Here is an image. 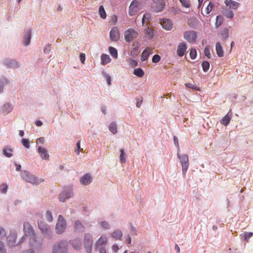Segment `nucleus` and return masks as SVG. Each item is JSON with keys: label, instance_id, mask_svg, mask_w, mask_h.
<instances>
[{"label": "nucleus", "instance_id": "obj_46", "mask_svg": "<svg viewBox=\"0 0 253 253\" xmlns=\"http://www.w3.org/2000/svg\"><path fill=\"white\" fill-rule=\"evenodd\" d=\"M223 22V17L221 15H218L216 16V26L218 27L220 26Z\"/></svg>", "mask_w": 253, "mask_h": 253}, {"label": "nucleus", "instance_id": "obj_58", "mask_svg": "<svg viewBox=\"0 0 253 253\" xmlns=\"http://www.w3.org/2000/svg\"><path fill=\"white\" fill-rule=\"evenodd\" d=\"M137 48H134V49L131 51L130 55L133 57L136 56L137 55Z\"/></svg>", "mask_w": 253, "mask_h": 253}, {"label": "nucleus", "instance_id": "obj_55", "mask_svg": "<svg viewBox=\"0 0 253 253\" xmlns=\"http://www.w3.org/2000/svg\"><path fill=\"white\" fill-rule=\"evenodd\" d=\"M129 65L132 67H135L137 65V62L136 60L132 59H129Z\"/></svg>", "mask_w": 253, "mask_h": 253}, {"label": "nucleus", "instance_id": "obj_19", "mask_svg": "<svg viewBox=\"0 0 253 253\" xmlns=\"http://www.w3.org/2000/svg\"><path fill=\"white\" fill-rule=\"evenodd\" d=\"M92 180V177L90 174L86 173L80 179L81 183L83 185H87L89 184Z\"/></svg>", "mask_w": 253, "mask_h": 253}, {"label": "nucleus", "instance_id": "obj_23", "mask_svg": "<svg viewBox=\"0 0 253 253\" xmlns=\"http://www.w3.org/2000/svg\"><path fill=\"white\" fill-rule=\"evenodd\" d=\"M74 228L76 231L83 232L84 230V227L79 220H77L74 223Z\"/></svg>", "mask_w": 253, "mask_h": 253}, {"label": "nucleus", "instance_id": "obj_63", "mask_svg": "<svg viewBox=\"0 0 253 253\" xmlns=\"http://www.w3.org/2000/svg\"><path fill=\"white\" fill-rule=\"evenodd\" d=\"M112 249L113 251H114L115 252H117L119 250V247L117 245H114L112 246Z\"/></svg>", "mask_w": 253, "mask_h": 253}, {"label": "nucleus", "instance_id": "obj_61", "mask_svg": "<svg viewBox=\"0 0 253 253\" xmlns=\"http://www.w3.org/2000/svg\"><path fill=\"white\" fill-rule=\"evenodd\" d=\"M43 142H44V139L43 137H40V138L37 139V140L36 141V143L37 144H39V143L42 144V143H43Z\"/></svg>", "mask_w": 253, "mask_h": 253}, {"label": "nucleus", "instance_id": "obj_21", "mask_svg": "<svg viewBox=\"0 0 253 253\" xmlns=\"http://www.w3.org/2000/svg\"><path fill=\"white\" fill-rule=\"evenodd\" d=\"M215 50L218 57H221L224 56V51L222 46L219 42H216Z\"/></svg>", "mask_w": 253, "mask_h": 253}, {"label": "nucleus", "instance_id": "obj_13", "mask_svg": "<svg viewBox=\"0 0 253 253\" xmlns=\"http://www.w3.org/2000/svg\"><path fill=\"white\" fill-rule=\"evenodd\" d=\"M110 38L113 41H118L120 39L119 29L117 27H113L110 32Z\"/></svg>", "mask_w": 253, "mask_h": 253}, {"label": "nucleus", "instance_id": "obj_47", "mask_svg": "<svg viewBox=\"0 0 253 253\" xmlns=\"http://www.w3.org/2000/svg\"><path fill=\"white\" fill-rule=\"evenodd\" d=\"M8 186L5 183H2L0 185V191L2 193H6Z\"/></svg>", "mask_w": 253, "mask_h": 253}, {"label": "nucleus", "instance_id": "obj_60", "mask_svg": "<svg viewBox=\"0 0 253 253\" xmlns=\"http://www.w3.org/2000/svg\"><path fill=\"white\" fill-rule=\"evenodd\" d=\"M0 253H6L3 247V243L0 241Z\"/></svg>", "mask_w": 253, "mask_h": 253}, {"label": "nucleus", "instance_id": "obj_33", "mask_svg": "<svg viewBox=\"0 0 253 253\" xmlns=\"http://www.w3.org/2000/svg\"><path fill=\"white\" fill-rule=\"evenodd\" d=\"M5 64L9 67H16L18 66L16 61L12 59H7L5 61Z\"/></svg>", "mask_w": 253, "mask_h": 253}, {"label": "nucleus", "instance_id": "obj_43", "mask_svg": "<svg viewBox=\"0 0 253 253\" xmlns=\"http://www.w3.org/2000/svg\"><path fill=\"white\" fill-rule=\"evenodd\" d=\"M203 70L204 72H207L210 68V63L208 61H204L202 64Z\"/></svg>", "mask_w": 253, "mask_h": 253}, {"label": "nucleus", "instance_id": "obj_31", "mask_svg": "<svg viewBox=\"0 0 253 253\" xmlns=\"http://www.w3.org/2000/svg\"><path fill=\"white\" fill-rule=\"evenodd\" d=\"M12 150L7 147L3 149V154L7 157H11L12 156Z\"/></svg>", "mask_w": 253, "mask_h": 253}, {"label": "nucleus", "instance_id": "obj_10", "mask_svg": "<svg viewBox=\"0 0 253 253\" xmlns=\"http://www.w3.org/2000/svg\"><path fill=\"white\" fill-rule=\"evenodd\" d=\"M21 176L23 179H24L28 182L35 184H37L39 183V182H37V180L36 179V178L27 171L24 170L22 171Z\"/></svg>", "mask_w": 253, "mask_h": 253}, {"label": "nucleus", "instance_id": "obj_34", "mask_svg": "<svg viewBox=\"0 0 253 253\" xmlns=\"http://www.w3.org/2000/svg\"><path fill=\"white\" fill-rule=\"evenodd\" d=\"M30 40H31V30H29L26 34V36L24 38V42L25 45L27 46L29 44V43L30 42Z\"/></svg>", "mask_w": 253, "mask_h": 253}, {"label": "nucleus", "instance_id": "obj_25", "mask_svg": "<svg viewBox=\"0 0 253 253\" xmlns=\"http://www.w3.org/2000/svg\"><path fill=\"white\" fill-rule=\"evenodd\" d=\"M73 247L76 250H78L81 248L82 246V243L80 240L76 239L70 241Z\"/></svg>", "mask_w": 253, "mask_h": 253}, {"label": "nucleus", "instance_id": "obj_56", "mask_svg": "<svg viewBox=\"0 0 253 253\" xmlns=\"http://www.w3.org/2000/svg\"><path fill=\"white\" fill-rule=\"evenodd\" d=\"M173 141H174L175 145L176 146V147L178 149L177 151H179V143H178V140L176 136H173Z\"/></svg>", "mask_w": 253, "mask_h": 253}, {"label": "nucleus", "instance_id": "obj_30", "mask_svg": "<svg viewBox=\"0 0 253 253\" xmlns=\"http://www.w3.org/2000/svg\"><path fill=\"white\" fill-rule=\"evenodd\" d=\"M98 12L101 18L103 19L106 18L107 14L103 5H100L99 6Z\"/></svg>", "mask_w": 253, "mask_h": 253}, {"label": "nucleus", "instance_id": "obj_40", "mask_svg": "<svg viewBox=\"0 0 253 253\" xmlns=\"http://www.w3.org/2000/svg\"><path fill=\"white\" fill-rule=\"evenodd\" d=\"M253 235V232H245L241 236L243 237L244 240L246 242H248L249 239Z\"/></svg>", "mask_w": 253, "mask_h": 253}, {"label": "nucleus", "instance_id": "obj_49", "mask_svg": "<svg viewBox=\"0 0 253 253\" xmlns=\"http://www.w3.org/2000/svg\"><path fill=\"white\" fill-rule=\"evenodd\" d=\"M151 18V15L149 13H146L143 15L142 20V24L144 25L146 20H149Z\"/></svg>", "mask_w": 253, "mask_h": 253}, {"label": "nucleus", "instance_id": "obj_9", "mask_svg": "<svg viewBox=\"0 0 253 253\" xmlns=\"http://www.w3.org/2000/svg\"><path fill=\"white\" fill-rule=\"evenodd\" d=\"M66 226V221L62 215H59L56 223V230L58 233H62Z\"/></svg>", "mask_w": 253, "mask_h": 253}, {"label": "nucleus", "instance_id": "obj_41", "mask_svg": "<svg viewBox=\"0 0 253 253\" xmlns=\"http://www.w3.org/2000/svg\"><path fill=\"white\" fill-rule=\"evenodd\" d=\"M12 109L13 107L12 105L9 103H6L4 106L3 111L6 113H8L10 112Z\"/></svg>", "mask_w": 253, "mask_h": 253}, {"label": "nucleus", "instance_id": "obj_26", "mask_svg": "<svg viewBox=\"0 0 253 253\" xmlns=\"http://www.w3.org/2000/svg\"><path fill=\"white\" fill-rule=\"evenodd\" d=\"M16 238V233L10 234L8 237V244L10 246H13L15 245Z\"/></svg>", "mask_w": 253, "mask_h": 253}, {"label": "nucleus", "instance_id": "obj_51", "mask_svg": "<svg viewBox=\"0 0 253 253\" xmlns=\"http://www.w3.org/2000/svg\"><path fill=\"white\" fill-rule=\"evenodd\" d=\"M46 219L49 222H51L53 220L51 212L49 211H47L46 213Z\"/></svg>", "mask_w": 253, "mask_h": 253}, {"label": "nucleus", "instance_id": "obj_57", "mask_svg": "<svg viewBox=\"0 0 253 253\" xmlns=\"http://www.w3.org/2000/svg\"><path fill=\"white\" fill-rule=\"evenodd\" d=\"M5 236V232L4 229L0 227V238H2Z\"/></svg>", "mask_w": 253, "mask_h": 253}, {"label": "nucleus", "instance_id": "obj_8", "mask_svg": "<svg viewBox=\"0 0 253 253\" xmlns=\"http://www.w3.org/2000/svg\"><path fill=\"white\" fill-rule=\"evenodd\" d=\"M138 35L137 32L132 28H130L125 32V39L126 42H130L136 39Z\"/></svg>", "mask_w": 253, "mask_h": 253}, {"label": "nucleus", "instance_id": "obj_5", "mask_svg": "<svg viewBox=\"0 0 253 253\" xmlns=\"http://www.w3.org/2000/svg\"><path fill=\"white\" fill-rule=\"evenodd\" d=\"M67 251V243L61 241L53 246L52 253H66Z\"/></svg>", "mask_w": 253, "mask_h": 253}, {"label": "nucleus", "instance_id": "obj_17", "mask_svg": "<svg viewBox=\"0 0 253 253\" xmlns=\"http://www.w3.org/2000/svg\"><path fill=\"white\" fill-rule=\"evenodd\" d=\"M153 53V49L150 47H147L143 51L141 55L142 61H146L150 54Z\"/></svg>", "mask_w": 253, "mask_h": 253}, {"label": "nucleus", "instance_id": "obj_28", "mask_svg": "<svg viewBox=\"0 0 253 253\" xmlns=\"http://www.w3.org/2000/svg\"><path fill=\"white\" fill-rule=\"evenodd\" d=\"M71 196V193H64L63 192L60 194L59 199L60 202H64L67 199L70 198Z\"/></svg>", "mask_w": 253, "mask_h": 253}, {"label": "nucleus", "instance_id": "obj_29", "mask_svg": "<svg viewBox=\"0 0 253 253\" xmlns=\"http://www.w3.org/2000/svg\"><path fill=\"white\" fill-rule=\"evenodd\" d=\"M108 50L110 54L115 59H117L118 57V54L117 50L114 47L109 46Z\"/></svg>", "mask_w": 253, "mask_h": 253}, {"label": "nucleus", "instance_id": "obj_27", "mask_svg": "<svg viewBox=\"0 0 253 253\" xmlns=\"http://www.w3.org/2000/svg\"><path fill=\"white\" fill-rule=\"evenodd\" d=\"M122 232L120 230H117L111 233V236L115 240H120L122 237Z\"/></svg>", "mask_w": 253, "mask_h": 253}, {"label": "nucleus", "instance_id": "obj_35", "mask_svg": "<svg viewBox=\"0 0 253 253\" xmlns=\"http://www.w3.org/2000/svg\"><path fill=\"white\" fill-rule=\"evenodd\" d=\"M120 161L121 163H125L126 162V155L125 153L124 149H122L120 150Z\"/></svg>", "mask_w": 253, "mask_h": 253}, {"label": "nucleus", "instance_id": "obj_37", "mask_svg": "<svg viewBox=\"0 0 253 253\" xmlns=\"http://www.w3.org/2000/svg\"><path fill=\"white\" fill-rule=\"evenodd\" d=\"M146 37L148 39L152 38L154 36V30L147 27V29L145 30Z\"/></svg>", "mask_w": 253, "mask_h": 253}, {"label": "nucleus", "instance_id": "obj_12", "mask_svg": "<svg viewBox=\"0 0 253 253\" xmlns=\"http://www.w3.org/2000/svg\"><path fill=\"white\" fill-rule=\"evenodd\" d=\"M184 38L190 42H194L196 41L197 35L194 31H186L184 33Z\"/></svg>", "mask_w": 253, "mask_h": 253}, {"label": "nucleus", "instance_id": "obj_22", "mask_svg": "<svg viewBox=\"0 0 253 253\" xmlns=\"http://www.w3.org/2000/svg\"><path fill=\"white\" fill-rule=\"evenodd\" d=\"M111 61V59L110 56L106 54H102L101 56V63L102 65H105Z\"/></svg>", "mask_w": 253, "mask_h": 253}, {"label": "nucleus", "instance_id": "obj_50", "mask_svg": "<svg viewBox=\"0 0 253 253\" xmlns=\"http://www.w3.org/2000/svg\"><path fill=\"white\" fill-rule=\"evenodd\" d=\"M190 56L192 59H195L197 57V51L195 49H191L190 52Z\"/></svg>", "mask_w": 253, "mask_h": 253}, {"label": "nucleus", "instance_id": "obj_45", "mask_svg": "<svg viewBox=\"0 0 253 253\" xmlns=\"http://www.w3.org/2000/svg\"><path fill=\"white\" fill-rule=\"evenodd\" d=\"M204 54L208 58L210 59L211 58L210 46L207 45L205 47L204 49Z\"/></svg>", "mask_w": 253, "mask_h": 253}, {"label": "nucleus", "instance_id": "obj_52", "mask_svg": "<svg viewBox=\"0 0 253 253\" xmlns=\"http://www.w3.org/2000/svg\"><path fill=\"white\" fill-rule=\"evenodd\" d=\"M161 57L158 54H155L153 56L152 58V62L153 63H156L160 61Z\"/></svg>", "mask_w": 253, "mask_h": 253}, {"label": "nucleus", "instance_id": "obj_15", "mask_svg": "<svg viewBox=\"0 0 253 253\" xmlns=\"http://www.w3.org/2000/svg\"><path fill=\"white\" fill-rule=\"evenodd\" d=\"M187 49V45L184 42H181L177 46V55L180 56L182 57L183 56Z\"/></svg>", "mask_w": 253, "mask_h": 253}, {"label": "nucleus", "instance_id": "obj_11", "mask_svg": "<svg viewBox=\"0 0 253 253\" xmlns=\"http://www.w3.org/2000/svg\"><path fill=\"white\" fill-rule=\"evenodd\" d=\"M152 8L155 12H159L163 10L165 5V0H152Z\"/></svg>", "mask_w": 253, "mask_h": 253}, {"label": "nucleus", "instance_id": "obj_18", "mask_svg": "<svg viewBox=\"0 0 253 253\" xmlns=\"http://www.w3.org/2000/svg\"><path fill=\"white\" fill-rule=\"evenodd\" d=\"M224 3L229 9L234 10L237 9L240 6L239 3L232 0H225Z\"/></svg>", "mask_w": 253, "mask_h": 253}, {"label": "nucleus", "instance_id": "obj_38", "mask_svg": "<svg viewBox=\"0 0 253 253\" xmlns=\"http://www.w3.org/2000/svg\"><path fill=\"white\" fill-rule=\"evenodd\" d=\"M182 6L189 8L191 6V2L190 0H179Z\"/></svg>", "mask_w": 253, "mask_h": 253}, {"label": "nucleus", "instance_id": "obj_59", "mask_svg": "<svg viewBox=\"0 0 253 253\" xmlns=\"http://www.w3.org/2000/svg\"><path fill=\"white\" fill-rule=\"evenodd\" d=\"M80 60L81 61V62L83 63V64H84V61H85V54L84 53H82L81 54H80Z\"/></svg>", "mask_w": 253, "mask_h": 253}, {"label": "nucleus", "instance_id": "obj_42", "mask_svg": "<svg viewBox=\"0 0 253 253\" xmlns=\"http://www.w3.org/2000/svg\"><path fill=\"white\" fill-rule=\"evenodd\" d=\"M223 13L227 18L232 19L234 17V13L231 10H226Z\"/></svg>", "mask_w": 253, "mask_h": 253}, {"label": "nucleus", "instance_id": "obj_36", "mask_svg": "<svg viewBox=\"0 0 253 253\" xmlns=\"http://www.w3.org/2000/svg\"><path fill=\"white\" fill-rule=\"evenodd\" d=\"M109 130L113 134H115L117 132V126L115 123L112 122L110 124Z\"/></svg>", "mask_w": 253, "mask_h": 253}, {"label": "nucleus", "instance_id": "obj_1", "mask_svg": "<svg viewBox=\"0 0 253 253\" xmlns=\"http://www.w3.org/2000/svg\"><path fill=\"white\" fill-rule=\"evenodd\" d=\"M24 236L21 238V241L28 242L32 245L36 241V236L31 225L29 223L25 222L23 224Z\"/></svg>", "mask_w": 253, "mask_h": 253}, {"label": "nucleus", "instance_id": "obj_3", "mask_svg": "<svg viewBox=\"0 0 253 253\" xmlns=\"http://www.w3.org/2000/svg\"><path fill=\"white\" fill-rule=\"evenodd\" d=\"M108 239L106 235H102L95 243V249L99 251V253H106L105 246L107 243Z\"/></svg>", "mask_w": 253, "mask_h": 253}, {"label": "nucleus", "instance_id": "obj_14", "mask_svg": "<svg viewBox=\"0 0 253 253\" xmlns=\"http://www.w3.org/2000/svg\"><path fill=\"white\" fill-rule=\"evenodd\" d=\"M39 228L43 235H48L50 232L49 227L44 222L40 221L38 222Z\"/></svg>", "mask_w": 253, "mask_h": 253}, {"label": "nucleus", "instance_id": "obj_7", "mask_svg": "<svg viewBox=\"0 0 253 253\" xmlns=\"http://www.w3.org/2000/svg\"><path fill=\"white\" fill-rule=\"evenodd\" d=\"M92 245V237L89 233H86L84 236V246L87 253H91Z\"/></svg>", "mask_w": 253, "mask_h": 253}, {"label": "nucleus", "instance_id": "obj_16", "mask_svg": "<svg viewBox=\"0 0 253 253\" xmlns=\"http://www.w3.org/2000/svg\"><path fill=\"white\" fill-rule=\"evenodd\" d=\"M162 28L166 30H170L172 27V23L168 19H163L160 23Z\"/></svg>", "mask_w": 253, "mask_h": 253}, {"label": "nucleus", "instance_id": "obj_20", "mask_svg": "<svg viewBox=\"0 0 253 253\" xmlns=\"http://www.w3.org/2000/svg\"><path fill=\"white\" fill-rule=\"evenodd\" d=\"M38 152L42 159L47 160L49 159V156L47 153V151L44 148L42 147H39Z\"/></svg>", "mask_w": 253, "mask_h": 253}, {"label": "nucleus", "instance_id": "obj_39", "mask_svg": "<svg viewBox=\"0 0 253 253\" xmlns=\"http://www.w3.org/2000/svg\"><path fill=\"white\" fill-rule=\"evenodd\" d=\"M185 85L187 87L189 88H191V89H192L193 90H197V91H200V88L199 87L196 86L194 84H192V83H187L185 84Z\"/></svg>", "mask_w": 253, "mask_h": 253}, {"label": "nucleus", "instance_id": "obj_48", "mask_svg": "<svg viewBox=\"0 0 253 253\" xmlns=\"http://www.w3.org/2000/svg\"><path fill=\"white\" fill-rule=\"evenodd\" d=\"M21 142L23 145L26 148H29L30 147V142L28 139L23 138L21 140Z\"/></svg>", "mask_w": 253, "mask_h": 253}, {"label": "nucleus", "instance_id": "obj_62", "mask_svg": "<svg viewBox=\"0 0 253 253\" xmlns=\"http://www.w3.org/2000/svg\"><path fill=\"white\" fill-rule=\"evenodd\" d=\"M77 154L79 155V153H80V151H82L83 150V149H81V150H80V141H79L77 143Z\"/></svg>", "mask_w": 253, "mask_h": 253}, {"label": "nucleus", "instance_id": "obj_2", "mask_svg": "<svg viewBox=\"0 0 253 253\" xmlns=\"http://www.w3.org/2000/svg\"><path fill=\"white\" fill-rule=\"evenodd\" d=\"M24 236L21 238V241L28 242L32 245L36 241V236L31 225L29 223L25 222L23 224Z\"/></svg>", "mask_w": 253, "mask_h": 253}, {"label": "nucleus", "instance_id": "obj_4", "mask_svg": "<svg viewBox=\"0 0 253 253\" xmlns=\"http://www.w3.org/2000/svg\"><path fill=\"white\" fill-rule=\"evenodd\" d=\"M177 156L180 160L182 166V173L185 175L189 166L188 156L187 154L180 155L179 151H177Z\"/></svg>", "mask_w": 253, "mask_h": 253}, {"label": "nucleus", "instance_id": "obj_32", "mask_svg": "<svg viewBox=\"0 0 253 253\" xmlns=\"http://www.w3.org/2000/svg\"><path fill=\"white\" fill-rule=\"evenodd\" d=\"M133 74L140 78L142 77L144 75V72L141 68H137L134 70Z\"/></svg>", "mask_w": 253, "mask_h": 253}, {"label": "nucleus", "instance_id": "obj_6", "mask_svg": "<svg viewBox=\"0 0 253 253\" xmlns=\"http://www.w3.org/2000/svg\"><path fill=\"white\" fill-rule=\"evenodd\" d=\"M140 3L136 0H133L129 7L128 13L130 16L135 15L140 9Z\"/></svg>", "mask_w": 253, "mask_h": 253}, {"label": "nucleus", "instance_id": "obj_24", "mask_svg": "<svg viewBox=\"0 0 253 253\" xmlns=\"http://www.w3.org/2000/svg\"><path fill=\"white\" fill-rule=\"evenodd\" d=\"M229 114L230 112H229L227 114L223 117L221 121V123L225 126H227L231 120L232 114Z\"/></svg>", "mask_w": 253, "mask_h": 253}, {"label": "nucleus", "instance_id": "obj_64", "mask_svg": "<svg viewBox=\"0 0 253 253\" xmlns=\"http://www.w3.org/2000/svg\"><path fill=\"white\" fill-rule=\"evenodd\" d=\"M175 249L177 253H180V250L179 246L177 244L175 245Z\"/></svg>", "mask_w": 253, "mask_h": 253}, {"label": "nucleus", "instance_id": "obj_53", "mask_svg": "<svg viewBox=\"0 0 253 253\" xmlns=\"http://www.w3.org/2000/svg\"><path fill=\"white\" fill-rule=\"evenodd\" d=\"M222 37V38L225 40L228 37V32L226 29H224L220 34Z\"/></svg>", "mask_w": 253, "mask_h": 253}, {"label": "nucleus", "instance_id": "obj_44", "mask_svg": "<svg viewBox=\"0 0 253 253\" xmlns=\"http://www.w3.org/2000/svg\"><path fill=\"white\" fill-rule=\"evenodd\" d=\"M213 8L214 4L212 2H210L206 8V14H209L213 10Z\"/></svg>", "mask_w": 253, "mask_h": 253}, {"label": "nucleus", "instance_id": "obj_54", "mask_svg": "<svg viewBox=\"0 0 253 253\" xmlns=\"http://www.w3.org/2000/svg\"><path fill=\"white\" fill-rule=\"evenodd\" d=\"M100 225L104 229H107L109 228V224L105 221H102L100 223Z\"/></svg>", "mask_w": 253, "mask_h": 253}]
</instances>
